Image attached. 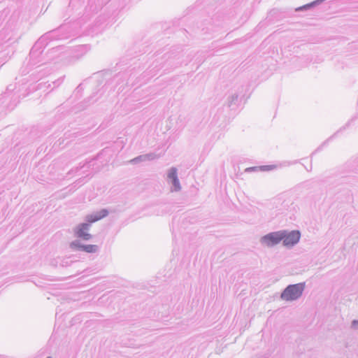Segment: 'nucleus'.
<instances>
[{
	"instance_id": "5",
	"label": "nucleus",
	"mask_w": 358,
	"mask_h": 358,
	"mask_svg": "<svg viewBox=\"0 0 358 358\" xmlns=\"http://www.w3.org/2000/svg\"><path fill=\"white\" fill-rule=\"evenodd\" d=\"M107 215H108V211L105 209H103L100 212L88 215L87 217V220L90 223H93V222H95L105 217Z\"/></svg>"
},
{
	"instance_id": "2",
	"label": "nucleus",
	"mask_w": 358,
	"mask_h": 358,
	"mask_svg": "<svg viewBox=\"0 0 358 358\" xmlns=\"http://www.w3.org/2000/svg\"><path fill=\"white\" fill-rule=\"evenodd\" d=\"M282 231V241L286 246H291L297 243L300 239L301 234L299 231H292L287 232L285 231Z\"/></svg>"
},
{
	"instance_id": "8",
	"label": "nucleus",
	"mask_w": 358,
	"mask_h": 358,
	"mask_svg": "<svg viewBox=\"0 0 358 358\" xmlns=\"http://www.w3.org/2000/svg\"><path fill=\"white\" fill-rule=\"evenodd\" d=\"M173 180V183L174 185V186L176 187V188H179V181L178 180V178H174Z\"/></svg>"
},
{
	"instance_id": "6",
	"label": "nucleus",
	"mask_w": 358,
	"mask_h": 358,
	"mask_svg": "<svg viewBox=\"0 0 358 358\" xmlns=\"http://www.w3.org/2000/svg\"><path fill=\"white\" fill-rule=\"evenodd\" d=\"M87 252H94L96 251V246L94 245H87L82 247Z\"/></svg>"
},
{
	"instance_id": "4",
	"label": "nucleus",
	"mask_w": 358,
	"mask_h": 358,
	"mask_svg": "<svg viewBox=\"0 0 358 358\" xmlns=\"http://www.w3.org/2000/svg\"><path fill=\"white\" fill-rule=\"evenodd\" d=\"M89 224H82L79 226V228L77 231V236L80 238H83L84 240H89L91 238V235L87 233L89 230Z\"/></svg>"
},
{
	"instance_id": "7",
	"label": "nucleus",
	"mask_w": 358,
	"mask_h": 358,
	"mask_svg": "<svg viewBox=\"0 0 358 358\" xmlns=\"http://www.w3.org/2000/svg\"><path fill=\"white\" fill-rule=\"evenodd\" d=\"M169 177L172 180L177 178V171L176 169L173 168L171 169Z\"/></svg>"
},
{
	"instance_id": "3",
	"label": "nucleus",
	"mask_w": 358,
	"mask_h": 358,
	"mask_svg": "<svg viewBox=\"0 0 358 358\" xmlns=\"http://www.w3.org/2000/svg\"><path fill=\"white\" fill-rule=\"evenodd\" d=\"M282 231L270 233L262 238V243L268 247L273 246L282 241Z\"/></svg>"
},
{
	"instance_id": "1",
	"label": "nucleus",
	"mask_w": 358,
	"mask_h": 358,
	"mask_svg": "<svg viewBox=\"0 0 358 358\" xmlns=\"http://www.w3.org/2000/svg\"><path fill=\"white\" fill-rule=\"evenodd\" d=\"M303 283L289 285L281 294V298L285 301H293L299 298L304 289Z\"/></svg>"
},
{
	"instance_id": "9",
	"label": "nucleus",
	"mask_w": 358,
	"mask_h": 358,
	"mask_svg": "<svg viewBox=\"0 0 358 358\" xmlns=\"http://www.w3.org/2000/svg\"><path fill=\"white\" fill-rule=\"evenodd\" d=\"M48 358H50V357H48Z\"/></svg>"
}]
</instances>
